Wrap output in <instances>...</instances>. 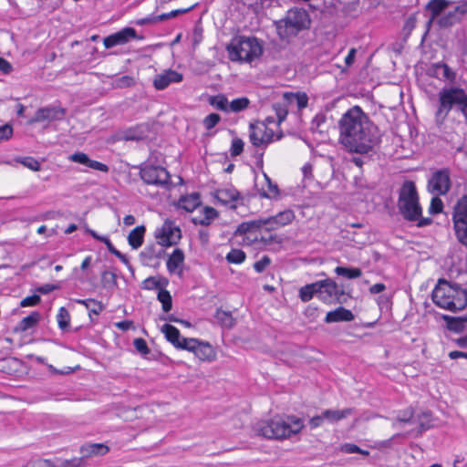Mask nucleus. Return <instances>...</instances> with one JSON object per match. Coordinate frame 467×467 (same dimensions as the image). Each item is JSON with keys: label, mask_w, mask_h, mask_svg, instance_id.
I'll list each match as a JSON object with an SVG mask.
<instances>
[{"label": "nucleus", "mask_w": 467, "mask_h": 467, "mask_svg": "<svg viewBox=\"0 0 467 467\" xmlns=\"http://www.w3.org/2000/svg\"><path fill=\"white\" fill-rule=\"evenodd\" d=\"M339 142L358 154L373 152L380 142L379 128L358 106L350 108L338 121Z\"/></svg>", "instance_id": "f257e3e1"}, {"label": "nucleus", "mask_w": 467, "mask_h": 467, "mask_svg": "<svg viewBox=\"0 0 467 467\" xmlns=\"http://www.w3.org/2000/svg\"><path fill=\"white\" fill-rule=\"evenodd\" d=\"M433 303L443 309L456 312L467 306V290L458 284L440 279L431 293Z\"/></svg>", "instance_id": "f03ea898"}, {"label": "nucleus", "mask_w": 467, "mask_h": 467, "mask_svg": "<svg viewBox=\"0 0 467 467\" xmlns=\"http://www.w3.org/2000/svg\"><path fill=\"white\" fill-rule=\"evenodd\" d=\"M398 208L407 221H418L417 226L419 227L429 225L432 222L431 218H420L422 210L419 203L415 183L411 181H406L402 184L399 194Z\"/></svg>", "instance_id": "7ed1b4c3"}, {"label": "nucleus", "mask_w": 467, "mask_h": 467, "mask_svg": "<svg viewBox=\"0 0 467 467\" xmlns=\"http://www.w3.org/2000/svg\"><path fill=\"white\" fill-rule=\"evenodd\" d=\"M303 427V420L299 418L292 416L285 419L276 416L269 420L259 422L256 431L268 439L283 440L292 434H297Z\"/></svg>", "instance_id": "20e7f679"}, {"label": "nucleus", "mask_w": 467, "mask_h": 467, "mask_svg": "<svg viewBox=\"0 0 467 467\" xmlns=\"http://www.w3.org/2000/svg\"><path fill=\"white\" fill-rule=\"evenodd\" d=\"M226 49L232 61L252 62L263 54V46L254 36H236Z\"/></svg>", "instance_id": "39448f33"}, {"label": "nucleus", "mask_w": 467, "mask_h": 467, "mask_svg": "<svg viewBox=\"0 0 467 467\" xmlns=\"http://www.w3.org/2000/svg\"><path fill=\"white\" fill-rule=\"evenodd\" d=\"M439 107L436 117L444 119L449 112L455 108L462 113L467 119V94L464 89L458 87L442 88L439 94Z\"/></svg>", "instance_id": "423d86ee"}, {"label": "nucleus", "mask_w": 467, "mask_h": 467, "mask_svg": "<svg viewBox=\"0 0 467 467\" xmlns=\"http://www.w3.org/2000/svg\"><path fill=\"white\" fill-rule=\"evenodd\" d=\"M309 26V15L303 8H291L284 18L275 22L277 35L281 39L295 36L298 32L308 28Z\"/></svg>", "instance_id": "0eeeda50"}, {"label": "nucleus", "mask_w": 467, "mask_h": 467, "mask_svg": "<svg viewBox=\"0 0 467 467\" xmlns=\"http://www.w3.org/2000/svg\"><path fill=\"white\" fill-rule=\"evenodd\" d=\"M318 296L327 304H343L347 301V296L342 288L331 278L317 281Z\"/></svg>", "instance_id": "6e6552de"}, {"label": "nucleus", "mask_w": 467, "mask_h": 467, "mask_svg": "<svg viewBox=\"0 0 467 467\" xmlns=\"http://www.w3.org/2000/svg\"><path fill=\"white\" fill-rule=\"evenodd\" d=\"M140 179L149 185L166 187L170 184V173L159 165L144 163L140 167Z\"/></svg>", "instance_id": "1a4fd4ad"}, {"label": "nucleus", "mask_w": 467, "mask_h": 467, "mask_svg": "<svg viewBox=\"0 0 467 467\" xmlns=\"http://www.w3.org/2000/svg\"><path fill=\"white\" fill-rule=\"evenodd\" d=\"M452 220L458 241L467 246V195H463L454 206Z\"/></svg>", "instance_id": "9d476101"}, {"label": "nucleus", "mask_w": 467, "mask_h": 467, "mask_svg": "<svg viewBox=\"0 0 467 467\" xmlns=\"http://www.w3.org/2000/svg\"><path fill=\"white\" fill-rule=\"evenodd\" d=\"M155 238L161 246H171L181 240L182 232L172 221L166 220L162 226L156 230Z\"/></svg>", "instance_id": "9b49d317"}, {"label": "nucleus", "mask_w": 467, "mask_h": 467, "mask_svg": "<svg viewBox=\"0 0 467 467\" xmlns=\"http://www.w3.org/2000/svg\"><path fill=\"white\" fill-rule=\"evenodd\" d=\"M451 188V172L448 168L434 171L429 180V192L435 195L446 194Z\"/></svg>", "instance_id": "f8f14e48"}, {"label": "nucleus", "mask_w": 467, "mask_h": 467, "mask_svg": "<svg viewBox=\"0 0 467 467\" xmlns=\"http://www.w3.org/2000/svg\"><path fill=\"white\" fill-rule=\"evenodd\" d=\"M185 343L184 349L193 352L200 360L212 361L215 359L216 354L209 343L200 341L196 338H189Z\"/></svg>", "instance_id": "ddd939ff"}, {"label": "nucleus", "mask_w": 467, "mask_h": 467, "mask_svg": "<svg viewBox=\"0 0 467 467\" xmlns=\"http://www.w3.org/2000/svg\"><path fill=\"white\" fill-rule=\"evenodd\" d=\"M249 128V139L254 146L259 147L263 144H268L271 141H273L274 131L271 129H269L265 123H251Z\"/></svg>", "instance_id": "4468645a"}, {"label": "nucleus", "mask_w": 467, "mask_h": 467, "mask_svg": "<svg viewBox=\"0 0 467 467\" xmlns=\"http://www.w3.org/2000/svg\"><path fill=\"white\" fill-rule=\"evenodd\" d=\"M66 110L62 108L46 107L37 109L34 118L29 120V123L41 122L45 120L53 121L62 119L65 116Z\"/></svg>", "instance_id": "2eb2a0df"}, {"label": "nucleus", "mask_w": 467, "mask_h": 467, "mask_svg": "<svg viewBox=\"0 0 467 467\" xmlns=\"http://www.w3.org/2000/svg\"><path fill=\"white\" fill-rule=\"evenodd\" d=\"M136 30L132 27H125L122 30L112 34L104 38V46L106 48H111L118 45L126 44L130 38H135Z\"/></svg>", "instance_id": "dca6fc26"}, {"label": "nucleus", "mask_w": 467, "mask_h": 467, "mask_svg": "<svg viewBox=\"0 0 467 467\" xmlns=\"http://www.w3.org/2000/svg\"><path fill=\"white\" fill-rule=\"evenodd\" d=\"M182 80V75L174 70H167L162 74L157 75L154 78L153 85L156 89L162 90L171 83H179Z\"/></svg>", "instance_id": "f3484780"}, {"label": "nucleus", "mask_w": 467, "mask_h": 467, "mask_svg": "<svg viewBox=\"0 0 467 467\" xmlns=\"http://www.w3.org/2000/svg\"><path fill=\"white\" fill-rule=\"evenodd\" d=\"M161 330L165 335L166 339L176 348L184 349L185 341H188L189 338L182 337L178 328L170 324H165Z\"/></svg>", "instance_id": "a211bd4d"}, {"label": "nucleus", "mask_w": 467, "mask_h": 467, "mask_svg": "<svg viewBox=\"0 0 467 467\" xmlns=\"http://www.w3.org/2000/svg\"><path fill=\"white\" fill-rule=\"evenodd\" d=\"M449 4L450 3L446 0H431L427 4L426 11L431 14L427 22L428 30L435 19L448 7Z\"/></svg>", "instance_id": "6ab92c4d"}, {"label": "nucleus", "mask_w": 467, "mask_h": 467, "mask_svg": "<svg viewBox=\"0 0 467 467\" xmlns=\"http://www.w3.org/2000/svg\"><path fill=\"white\" fill-rule=\"evenodd\" d=\"M465 12H467V5L456 6L453 11H449L441 16L437 23L441 27H449L460 19L459 14H464Z\"/></svg>", "instance_id": "aec40b11"}, {"label": "nucleus", "mask_w": 467, "mask_h": 467, "mask_svg": "<svg viewBox=\"0 0 467 467\" xmlns=\"http://www.w3.org/2000/svg\"><path fill=\"white\" fill-rule=\"evenodd\" d=\"M353 313L346 309L342 306L337 307V309L333 311H329L326 317L325 322L326 323H334V322H341V321H352L354 319Z\"/></svg>", "instance_id": "412c9836"}, {"label": "nucleus", "mask_w": 467, "mask_h": 467, "mask_svg": "<svg viewBox=\"0 0 467 467\" xmlns=\"http://www.w3.org/2000/svg\"><path fill=\"white\" fill-rule=\"evenodd\" d=\"M353 413L354 409L352 408H346L344 410H323V417L326 418L328 423L334 424Z\"/></svg>", "instance_id": "4be33fe9"}, {"label": "nucleus", "mask_w": 467, "mask_h": 467, "mask_svg": "<svg viewBox=\"0 0 467 467\" xmlns=\"http://www.w3.org/2000/svg\"><path fill=\"white\" fill-rule=\"evenodd\" d=\"M150 127L147 124H140L128 130L124 134L126 140H141L148 138Z\"/></svg>", "instance_id": "5701e85b"}, {"label": "nucleus", "mask_w": 467, "mask_h": 467, "mask_svg": "<svg viewBox=\"0 0 467 467\" xmlns=\"http://www.w3.org/2000/svg\"><path fill=\"white\" fill-rule=\"evenodd\" d=\"M215 198L221 203L227 205L239 199L240 193L234 188L219 189L215 192Z\"/></svg>", "instance_id": "b1692460"}, {"label": "nucleus", "mask_w": 467, "mask_h": 467, "mask_svg": "<svg viewBox=\"0 0 467 467\" xmlns=\"http://www.w3.org/2000/svg\"><path fill=\"white\" fill-rule=\"evenodd\" d=\"M109 451V448L103 443H88L80 448L83 458L93 455H105Z\"/></svg>", "instance_id": "393cba45"}, {"label": "nucleus", "mask_w": 467, "mask_h": 467, "mask_svg": "<svg viewBox=\"0 0 467 467\" xmlns=\"http://www.w3.org/2000/svg\"><path fill=\"white\" fill-rule=\"evenodd\" d=\"M201 204L200 194L192 192L190 195L182 196L179 200V207L186 212H192Z\"/></svg>", "instance_id": "a878e982"}, {"label": "nucleus", "mask_w": 467, "mask_h": 467, "mask_svg": "<svg viewBox=\"0 0 467 467\" xmlns=\"http://www.w3.org/2000/svg\"><path fill=\"white\" fill-rule=\"evenodd\" d=\"M433 74L436 78L442 80L453 82L455 80V72L444 63H438L433 67Z\"/></svg>", "instance_id": "bb28decb"}, {"label": "nucleus", "mask_w": 467, "mask_h": 467, "mask_svg": "<svg viewBox=\"0 0 467 467\" xmlns=\"http://www.w3.org/2000/svg\"><path fill=\"white\" fill-rule=\"evenodd\" d=\"M146 228L144 225H140L134 228L128 235L129 244L132 249L140 248L143 244L144 234Z\"/></svg>", "instance_id": "cd10ccee"}, {"label": "nucleus", "mask_w": 467, "mask_h": 467, "mask_svg": "<svg viewBox=\"0 0 467 467\" xmlns=\"http://www.w3.org/2000/svg\"><path fill=\"white\" fill-rule=\"evenodd\" d=\"M184 262V253L182 249L176 248L167 260V269L174 273Z\"/></svg>", "instance_id": "c85d7f7f"}, {"label": "nucleus", "mask_w": 467, "mask_h": 467, "mask_svg": "<svg viewBox=\"0 0 467 467\" xmlns=\"http://www.w3.org/2000/svg\"><path fill=\"white\" fill-rule=\"evenodd\" d=\"M41 318V315L39 312L37 311H34L32 312L30 315H28L27 317H24L18 324L17 327H16V330H19V331H26L30 328H33L34 327H36L37 325V323L39 322Z\"/></svg>", "instance_id": "c756f323"}, {"label": "nucleus", "mask_w": 467, "mask_h": 467, "mask_svg": "<svg viewBox=\"0 0 467 467\" xmlns=\"http://www.w3.org/2000/svg\"><path fill=\"white\" fill-rule=\"evenodd\" d=\"M315 296H318L317 281L306 285L299 290V297L303 302H308Z\"/></svg>", "instance_id": "7c9ffc66"}, {"label": "nucleus", "mask_w": 467, "mask_h": 467, "mask_svg": "<svg viewBox=\"0 0 467 467\" xmlns=\"http://www.w3.org/2000/svg\"><path fill=\"white\" fill-rule=\"evenodd\" d=\"M284 99L289 104L296 103L299 109L306 108L307 106V102H308V98L305 93H303V94L285 93Z\"/></svg>", "instance_id": "2f4dec72"}, {"label": "nucleus", "mask_w": 467, "mask_h": 467, "mask_svg": "<svg viewBox=\"0 0 467 467\" xmlns=\"http://www.w3.org/2000/svg\"><path fill=\"white\" fill-rule=\"evenodd\" d=\"M218 216L215 209L206 206L203 209V216L200 218H193L192 222L195 224L209 225L211 222Z\"/></svg>", "instance_id": "473e14b6"}, {"label": "nucleus", "mask_w": 467, "mask_h": 467, "mask_svg": "<svg viewBox=\"0 0 467 467\" xmlns=\"http://www.w3.org/2000/svg\"><path fill=\"white\" fill-rule=\"evenodd\" d=\"M75 301L85 306L90 314L99 315L104 309L102 303L95 299H76Z\"/></svg>", "instance_id": "72a5a7b5"}, {"label": "nucleus", "mask_w": 467, "mask_h": 467, "mask_svg": "<svg viewBox=\"0 0 467 467\" xmlns=\"http://www.w3.org/2000/svg\"><path fill=\"white\" fill-rule=\"evenodd\" d=\"M215 318L222 327L232 328L235 324V319L233 317L231 312L217 309Z\"/></svg>", "instance_id": "f704fd0d"}, {"label": "nucleus", "mask_w": 467, "mask_h": 467, "mask_svg": "<svg viewBox=\"0 0 467 467\" xmlns=\"http://www.w3.org/2000/svg\"><path fill=\"white\" fill-rule=\"evenodd\" d=\"M335 273L337 275L344 276L348 279H355L362 275V271L359 268H348L344 266H337Z\"/></svg>", "instance_id": "c9c22d12"}, {"label": "nucleus", "mask_w": 467, "mask_h": 467, "mask_svg": "<svg viewBox=\"0 0 467 467\" xmlns=\"http://www.w3.org/2000/svg\"><path fill=\"white\" fill-rule=\"evenodd\" d=\"M209 102L212 106L215 107L219 110L225 112L229 111V102L224 95L210 97Z\"/></svg>", "instance_id": "e433bc0d"}, {"label": "nucleus", "mask_w": 467, "mask_h": 467, "mask_svg": "<svg viewBox=\"0 0 467 467\" xmlns=\"http://www.w3.org/2000/svg\"><path fill=\"white\" fill-rule=\"evenodd\" d=\"M274 216L276 219L275 222H277V226L279 227L289 224L295 219V213L292 210H285Z\"/></svg>", "instance_id": "4c0bfd02"}, {"label": "nucleus", "mask_w": 467, "mask_h": 467, "mask_svg": "<svg viewBox=\"0 0 467 467\" xmlns=\"http://www.w3.org/2000/svg\"><path fill=\"white\" fill-rule=\"evenodd\" d=\"M250 101L247 98L243 97L235 99L229 103V111L240 112L248 108Z\"/></svg>", "instance_id": "58836bf2"}, {"label": "nucleus", "mask_w": 467, "mask_h": 467, "mask_svg": "<svg viewBox=\"0 0 467 467\" xmlns=\"http://www.w3.org/2000/svg\"><path fill=\"white\" fill-rule=\"evenodd\" d=\"M265 178L267 182V188L264 189L262 196L269 199L275 198L279 194L277 185L274 183L266 174H265Z\"/></svg>", "instance_id": "ea45409f"}, {"label": "nucleus", "mask_w": 467, "mask_h": 467, "mask_svg": "<svg viewBox=\"0 0 467 467\" xmlns=\"http://www.w3.org/2000/svg\"><path fill=\"white\" fill-rule=\"evenodd\" d=\"M163 254L164 250L162 248L157 250L155 245H150L145 247V249L140 253V256L147 260H152L154 258H161Z\"/></svg>", "instance_id": "a19ab883"}, {"label": "nucleus", "mask_w": 467, "mask_h": 467, "mask_svg": "<svg viewBox=\"0 0 467 467\" xmlns=\"http://www.w3.org/2000/svg\"><path fill=\"white\" fill-rule=\"evenodd\" d=\"M245 253L241 249H232L226 255V260L230 264H241L245 260Z\"/></svg>", "instance_id": "79ce46f5"}, {"label": "nucleus", "mask_w": 467, "mask_h": 467, "mask_svg": "<svg viewBox=\"0 0 467 467\" xmlns=\"http://www.w3.org/2000/svg\"><path fill=\"white\" fill-rule=\"evenodd\" d=\"M101 283L103 287L112 289L117 285V276L112 272L104 271L101 274Z\"/></svg>", "instance_id": "37998d69"}, {"label": "nucleus", "mask_w": 467, "mask_h": 467, "mask_svg": "<svg viewBox=\"0 0 467 467\" xmlns=\"http://www.w3.org/2000/svg\"><path fill=\"white\" fill-rule=\"evenodd\" d=\"M58 327L62 330H66L69 327L70 316L65 307H60L57 316Z\"/></svg>", "instance_id": "c03bdc74"}, {"label": "nucleus", "mask_w": 467, "mask_h": 467, "mask_svg": "<svg viewBox=\"0 0 467 467\" xmlns=\"http://www.w3.org/2000/svg\"><path fill=\"white\" fill-rule=\"evenodd\" d=\"M275 216H269L267 218H260L257 219V223L259 225V229L265 228V230L269 233L271 231L276 230L280 228L277 226V222Z\"/></svg>", "instance_id": "a18cd8bd"}, {"label": "nucleus", "mask_w": 467, "mask_h": 467, "mask_svg": "<svg viewBox=\"0 0 467 467\" xmlns=\"http://www.w3.org/2000/svg\"><path fill=\"white\" fill-rule=\"evenodd\" d=\"M158 299L162 304L164 312H169L172 307V300L169 291L161 289L158 293Z\"/></svg>", "instance_id": "49530a36"}, {"label": "nucleus", "mask_w": 467, "mask_h": 467, "mask_svg": "<svg viewBox=\"0 0 467 467\" xmlns=\"http://www.w3.org/2000/svg\"><path fill=\"white\" fill-rule=\"evenodd\" d=\"M255 230H259V225L257 223V220L244 222L238 225L235 234H244L246 233H251Z\"/></svg>", "instance_id": "de8ad7c7"}, {"label": "nucleus", "mask_w": 467, "mask_h": 467, "mask_svg": "<svg viewBox=\"0 0 467 467\" xmlns=\"http://www.w3.org/2000/svg\"><path fill=\"white\" fill-rule=\"evenodd\" d=\"M18 162L23 164L25 167L36 171L40 170V163L37 160L33 157H24L17 160Z\"/></svg>", "instance_id": "09e8293b"}, {"label": "nucleus", "mask_w": 467, "mask_h": 467, "mask_svg": "<svg viewBox=\"0 0 467 467\" xmlns=\"http://www.w3.org/2000/svg\"><path fill=\"white\" fill-rule=\"evenodd\" d=\"M414 411L411 408H408L404 411H402L400 415L397 416L395 421L393 422V427H397L398 422H410L413 417Z\"/></svg>", "instance_id": "8fccbe9b"}, {"label": "nucleus", "mask_w": 467, "mask_h": 467, "mask_svg": "<svg viewBox=\"0 0 467 467\" xmlns=\"http://www.w3.org/2000/svg\"><path fill=\"white\" fill-rule=\"evenodd\" d=\"M220 120H221V117L219 114L211 113L204 118L203 125L206 130H212L219 123Z\"/></svg>", "instance_id": "3c124183"}, {"label": "nucleus", "mask_w": 467, "mask_h": 467, "mask_svg": "<svg viewBox=\"0 0 467 467\" xmlns=\"http://www.w3.org/2000/svg\"><path fill=\"white\" fill-rule=\"evenodd\" d=\"M133 345L136 350L143 357L148 355L150 351L147 345V342L145 341V339L141 337L135 338L133 341Z\"/></svg>", "instance_id": "603ef678"}, {"label": "nucleus", "mask_w": 467, "mask_h": 467, "mask_svg": "<svg viewBox=\"0 0 467 467\" xmlns=\"http://www.w3.org/2000/svg\"><path fill=\"white\" fill-rule=\"evenodd\" d=\"M276 117H277V122L280 124L282 121H284L287 116L288 109L285 105H283L281 103H275L273 106Z\"/></svg>", "instance_id": "864d4df0"}, {"label": "nucleus", "mask_w": 467, "mask_h": 467, "mask_svg": "<svg viewBox=\"0 0 467 467\" xmlns=\"http://www.w3.org/2000/svg\"><path fill=\"white\" fill-rule=\"evenodd\" d=\"M133 84H134L133 78L127 76V75L117 78L113 83L114 87L119 88H128V87L132 86Z\"/></svg>", "instance_id": "5fc2aeb1"}, {"label": "nucleus", "mask_w": 467, "mask_h": 467, "mask_svg": "<svg viewBox=\"0 0 467 467\" xmlns=\"http://www.w3.org/2000/svg\"><path fill=\"white\" fill-rule=\"evenodd\" d=\"M191 9H192V7L184 8V9L172 10V11H171L169 13H164V14H161L160 16H157V19H158L159 22H161V21H163V20H166V19L174 18V17H176L179 15L187 13Z\"/></svg>", "instance_id": "6e6d98bb"}, {"label": "nucleus", "mask_w": 467, "mask_h": 467, "mask_svg": "<svg viewBox=\"0 0 467 467\" xmlns=\"http://www.w3.org/2000/svg\"><path fill=\"white\" fill-rule=\"evenodd\" d=\"M244 141L239 138H234L232 141L231 155L233 157L239 156L244 150Z\"/></svg>", "instance_id": "4d7b16f0"}, {"label": "nucleus", "mask_w": 467, "mask_h": 467, "mask_svg": "<svg viewBox=\"0 0 467 467\" xmlns=\"http://www.w3.org/2000/svg\"><path fill=\"white\" fill-rule=\"evenodd\" d=\"M443 203L442 201L438 197V195L434 196L431 199V205L429 211L432 214L439 213L442 211Z\"/></svg>", "instance_id": "13d9d810"}, {"label": "nucleus", "mask_w": 467, "mask_h": 467, "mask_svg": "<svg viewBox=\"0 0 467 467\" xmlns=\"http://www.w3.org/2000/svg\"><path fill=\"white\" fill-rule=\"evenodd\" d=\"M68 160L88 166L89 158L84 152H75L68 157Z\"/></svg>", "instance_id": "bf43d9fd"}, {"label": "nucleus", "mask_w": 467, "mask_h": 467, "mask_svg": "<svg viewBox=\"0 0 467 467\" xmlns=\"http://www.w3.org/2000/svg\"><path fill=\"white\" fill-rule=\"evenodd\" d=\"M40 300H41V298L38 295H32V296L25 297L21 301L20 306L23 307L34 306L38 305L40 303Z\"/></svg>", "instance_id": "052dcab7"}, {"label": "nucleus", "mask_w": 467, "mask_h": 467, "mask_svg": "<svg viewBox=\"0 0 467 467\" xmlns=\"http://www.w3.org/2000/svg\"><path fill=\"white\" fill-rule=\"evenodd\" d=\"M271 260L268 256H263L259 261L255 262L254 268L257 273H262L270 265Z\"/></svg>", "instance_id": "680f3d73"}, {"label": "nucleus", "mask_w": 467, "mask_h": 467, "mask_svg": "<svg viewBox=\"0 0 467 467\" xmlns=\"http://www.w3.org/2000/svg\"><path fill=\"white\" fill-rule=\"evenodd\" d=\"M83 457L73 458L71 460H65L61 462L58 467H83Z\"/></svg>", "instance_id": "e2e57ef3"}, {"label": "nucleus", "mask_w": 467, "mask_h": 467, "mask_svg": "<svg viewBox=\"0 0 467 467\" xmlns=\"http://www.w3.org/2000/svg\"><path fill=\"white\" fill-rule=\"evenodd\" d=\"M255 239H258L257 235L255 236ZM259 240L265 245H268L273 243H281V238H278L277 235L272 234H268V235H261Z\"/></svg>", "instance_id": "0e129e2a"}, {"label": "nucleus", "mask_w": 467, "mask_h": 467, "mask_svg": "<svg viewBox=\"0 0 467 467\" xmlns=\"http://www.w3.org/2000/svg\"><path fill=\"white\" fill-rule=\"evenodd\" d=\"M88 167L103 172L109 171V167L106 164L90 159L88 161Z\"/></svg>", "instance_id": "69168bd1"}, {"label": "nucleus", "mask_w": 467, "mask_h": 467, "mask_svg": "<svg viewBox=\"0 0 467 467\" xmlns=\"http://www.w3.org/2000/svg\"><path fill=\"white\" fill-rule=\"evenodd\" d=\"M340 451L345 453H358L359 447L353 443H344L340 446Z\"/></svg>", "instance_id": "338daca9"}, {"label": "nucleus", "mask_w": 467, "mask_h": 467, "mask_svg": "<svg viewBox=\"0 0 467 467\" xmlns=\"http://www.w3.org/2000/svg\"><path fill=\"white\" fill-rule=\"evenodd\" d=\"M32 467H55L51 461L39 459L33 462Z\"/></svg>", "instance_id": "774afa93"}]
</instances>
